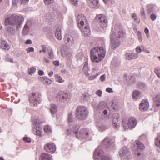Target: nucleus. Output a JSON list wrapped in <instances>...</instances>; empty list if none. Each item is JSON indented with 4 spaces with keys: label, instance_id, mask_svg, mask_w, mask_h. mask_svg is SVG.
I'll use <instances>...</instances> for the list:
<instances>
[{
    "label": "nucleus",
    "instance_id": "1",
    "mask_svg": "<svg viewBox=\"0 0 160 160\" xmlns=\"http://www.w3.org/2000/svg\"><path fill=\"white\" fill-rule=\"evenodd\" d=\"M105 53L106 51L103 47L93 48L90 51L91 60L93 62H98L102 60Z\"/></svg>",
    "mask_w": 160,
    "mask_h": 160
},
{
    "label": "nucleus",
    "instance_id": "2",
    "mask_svg": "<svg viewBox=\"0 0 160 160\" xmlns=\"http://www.w3.org/2000/svg\"><path fill=\"white\" fill-rule=\"evenodd\" d=\"M115 28H112L110 34L111 46L112 48L114 49L119 45V38L124 35V33L122 29L116 30Z\"/></svg>",
    "mask_w": 160,
    "mask_h": 160
},
{
    "label": "nucleus",
    "instance_id": "3",
    "mask_svg": "<svg viewBox=\"0 0 160 160\" xmlns=\"http://www.w3.org/2000/svg\"><path fill=\"white\" fill-rule=\"evenodd\" d=\"M24 20L21 15H12L10 17L6 18L5 21L6 25H16L17 31L19 30Z\"/></svg>",
    "mask_w": 160,
    "mask_h": 160
},
{
    "label": "nucleus",
    "instance_id": "4",
    "mask_svg": "<svg viewBox=\"0 0 160 160\" xmlns=\"http://www.w3.org/2000/svg\"><path fill=\"white\" fill-rule=\"evenodd\" d=\"M79 127L78 125H74V126L71 128L70 129H68L67 134L69 135L73 132L76 134V136L79 138L85 139L87 138L88 136V132L85 129H81L79 132V133H78L77 132Z\"/></svg>",
    "mask_w": 160,
    "mask_h": 160
},
{
    "label": "nucleus",
    "instance_id": "5",
    "mask_svg": "<svg viewBox=\"0 0 160 160\" xmlns=\"http://www.w3.org/2000/svg\"><path fill=\"white\" fill-rule=\"evenodd\" d=\"M88 111L87 108L83 106H78L76 109V118L80 120H84L88 117Z\"/></svg>",
    "mask_w": 160,
    "mask_h": 160
},
{
    "label": "nucleus",
    "instance_id": "6",
    "mask_svg": "<svg viewBox=\"0 0 160 160\" xmlns=\"http://www.w3.org/2000/svg\"><path fill=\"white\" fill-rule=\"evenodd\" d=\"M103 152L100 146L98 147L94 152V160H111L109 157L103 155Z\"/></svg>",
    "mask_w": 160,
    "mask_h": 160
},
{
    "label": "nucleus",
    "instance_id": "7",
    "mask_svg": "<svg viewBox=\"0 0 160 160\" xmlns=\"http://www.w3.org/2000/svg\"><path fill=\"white\" fill-rule=\"evenodd\" d=\"M57 99L61 102H66L71 98L69 92L68 91H60L56 96Z\"/></svg>",
    "mask_w": 160,
    "mask_h": 160
},
{
    "label": "nucleus",
    "instance_id": "8",
    "mask_svg": "<svg viewBox=\"0 0 160 160\" xmlns=\"http://www.w3.org/2000/svg\"><path fill=\"white\" fill-rule=\"evenodd\" d=\"M42 123V122L38 119H35L33 122V124L35 125L34 128L33 130L34 133L36 135L40 137L42 136L41 132L42 127L40 125Z\"/></svg>",
    "mask_w": 160,
    "mask_h": 160
},
{
    "label": "nucleus",
    "instance_id": "9",
    "mask_svg": "<svg viewBox=\"0 0 160 160\" xmlns=\"http://www.w3.org/2000/svg\"><path fill=\"white\" fill-rule=\"evenodd\" d=\"M119 153V157L123 160H129L131 157L128 150L125 147L120 148Z\"/></svg>",
    "mask_w": 160,
    "mask_h": 160
},
{
    "label": "nucleus",
    "instance_id": "10",
    "mask_svg": "<svg viewBox=\"0 0 160 160\" xmlns=\"http://www.w3.org/2000/svg\"><path fill=\"white\" fill-rule=\"evenodd\" d=\"M98 108L102 111L105 117L107 118H111L109 115H107V114H108V112L109 111L108 106L106 104H102V102H101L98 105Z\"/></svg>",
    "mask_w": 160,
    "mask_h": 160
},
{
    "label": "nucleus",
    "instance_id": "11",
    "mask_svg": "<svg viewBox=\"0 0 160 160\" xmlns=\"http://www.w3.org/2000/svg\"><path fill=\"white\" fill-rule=\"evenodd\" d=\"M95 18L102 27H105L107 25L108 20L107 17L105 15L99 14L97 15Z\"/></svg>",
    "mask_w": 160,
    "mask_h": 160
},
{
    "label": "nucleus",
    "instance_id": "12",
    "mask_svg": "<svg viewBox=\"0 0 160 160\" xmlns=\"http://www.w3.org/2000/svg\"><path fill=\"white\" fill-rule=\"evenodd\" d=\"M112 125L116 128H119L120 124L119 122L120 121V117L119 114L117 113H114L112 116Z\"/></svg>",
    "mask_w": 160,
    "mask_h": 160
},
{
    "label": "nucleus",
    "instance_id": "13",
    "mask_svg": "<svg viewBox=\"0 0 160 160\" xmlns=\"http://www.w3.org/2000/svg\"><path fill=\"white\" fill-rule=\"evenodd\" d=\"M44 148L46 151L51 153H54L56 149L55 145L53 142L47 143L44 145Z\"/></svg>",
    "mask_w": 160,
    "mask_h": 160
},
{
    "label": "nucleus",
    "instance_id": "14",
    "mask_svg": "<svg viewBox=\"0 0 160 160\" xmlns=\"http://www.w3.org/2000/svg\"><path fill=\"white\" fill-rule=\"evenodd\" d=\"M149 107V103L147 99L142 100L139 104V108L141 111H145L148 110Z\"/></svg>",
    "mask_w": 160,
    "mask_h": 160
},
{
    "label": "nucleus",
    "instance_id": "15",
    "mask_svg": "<svg viewBox=\"0 0 160 160\" xmlns=\"http://www.w3.org/2000/svg\"><path fill=\"white\" fill-rule=\"evenodd\" d=\"M30 102L34 103L33 105H35L37 102L39 100V95L38 93H32L30 96L29 99Z\"/></svg>",
    "mask_w": 160,
    "mask_h": 160
},
{
    "label": "nucleus",
    "instance_id": "16",
    "mask_svg": "<svg viewBox=\"0 0 160 160\" xmlns=\"http://www.w3.org/2000/svg\"><path fill=\"white\" fill-rule=\"evenodd\" d=\"M86 21L85 17L82 14H79L77 19V24L78 27L80 28L84 25V22Z\"/></svg>",
    "mask_w": 160,
    "mask_h": 160
},
{
    "label": "nucleus",
    "instance_id": "17",
    "mask_svg": "<svg viewBox=\"0 0 160 160\" xmlns=\"http://www.w3.org/2000/svg\"><path fill=\"white\" fill-rule=\"evenodd\" d=\"M82 32V34L86 37H87L90 33L89 27L88 25L86 24L83 28L81 27L80 28Z\"/></svg>",
    "mask_w": 160,
    "mask_h": 160
},
{
    "label": "nucleus",
    "instance_id": "18",
    "mask_svg": "<svg viewBox=\"0 0 160 160\" xmlns=\"http://www.w3.org/2000/svg\"><path fill=\"white\" fill-rule=\"evenodd\" d=\"M61 53L62 56V57L65 58L67 60L69 61V62H71V58L72 54L67 50L65 51L62 49L61 51Z\"/></svg>",
    "mask_w": 160,
    "mask_h": 160
},
{
    "label": "nucleus",
    "instance_id": "19",
    "mask_svg": "<svg viewBox=\"0 0 160 160\" xmlns=\"http://www.w3.org/2000/svg\"><path fill=\"white\" fill-rule=\"evenodd\" d=\"M31 26V22H27L24 25L22 31V34L25 35L28 34L30 31V28Z\"/></svg>",
    "mask_w": 160,
    "mask_h": 160
},
{
    "label": "nucleus",
    "instance_id": "20",
    "mask_svg": "<svg viewBox=\"0 0 160 160\" xmlns=\"http://www.w3.org/2000/svg\"><path fill=\"white\" fill-rule=\"evenodd\" d=\"M38 79L46 85H49L53 82V81L46 77H40Z\"/></svg>",
    "mask_w": 160,
    "mask_h": 160
},
{
    "label": "nucleus",
    "instance_id": "21",
    "mask_svg": "<svg viewBox=\"0 0 160 160\" xmlns=\"http://www.w3.org/2000/svg\"><path fill=\"white\" fill-rule=\"evenodd\" d=\"M89 6L91 8H98L99 6L98 0H87Z\"/></svg>",
    "mask_w": 160,
    "mask_h": 160
},
{
    "label": "nucleus",
    "instance_id": "22",
    "mask_svg": "<svg viewBox=\"0 0 160 160\" xmlns=\"http://www.w3.org/2000/svg\"><path fill=\"white\" fill-rule=\"evenodd\" d=\"M138 57V55L137 53H127L125 55V58L126 60H131L136 59Z\"/></svg>",
    "mask_w": 160,
    "mask_h": 160
},
{
    "label": "nucleus",
    "instance_id": "23",
    "mask_svg": "<svg viewBox=\"0 0 160 160\" xmlns=\"http://www.w3.org/2000/svg\"><path fill=\"white\" fill-rule=\"evenodd\" d=\"M137 124V121L136 118L134 117H131L128 120V125L129 128H132L135 127Z\"/></svg>",
    "mask_w": 160,
    "mask_h": 160
},
{
    "label": "nucleus",
    "instance_id": "24",
    "mask_svg": "<svg viewBox=\"0 0 160 160\" xmlns=\"http://www.w3.org/2000/svg\"><path fill=\"white\" fill-rule=\"evenodd\" d=\"M41 160H52V156L48 153H43L41 155Z\"/></svg>",
    "mask_w": 160,
    "mask_h": 160
},
{
    "label": "nucleus",
    "instance_id": "25",
    "mask_svg": "<svg viewBox=\"0 0 160 160\" xmlns=\"http://www.w3.org/2000/svg\"><path fill=\"white\" fill-rule=\"evenodd\" d=\"M157 7L154 5H148L147 6V12L148 14H150L152 12H155Z\"/></svg>",
    "mask_w": 160,
    "mask_h": 160
},
{
    "label": "nucleus",
    "instance_id": "26",
    "mask_svg": "<svg viewBox=\"0 0 160 160\" xmlns=\"http://www.w3.org/2000/svg\"><path fill=\"white\" fill-rule=\"evenodd\" d=\"M65 38L66 39L65 41L66 42V44L69 45H71L74 43L73 38L71 36L66 35Z\"/></svg>",
    "mask_w": 160,
    "mask_h": 160
},
{
    "label": "nucleus",
    "instance_id": "27",
    "mask_svg": "<svg viewBox=\"0 0 160 160\" xmlns=\"http://www.w3.org/2000/svg\"><path fill=\"white\" fill-rule=\"evenodd\" d=\"M88 63L87 62H86L84 65L83 68V70L85 76L87 77H89L90 75L89 73L88 72Z\"/></svg>",
    "mask_w": 160,
    "mask_h": 160
},
{
    "label": "nucleus",
    "instance_id": "28",
    "mask_svg": "<svg viewBox=\"0 0 160 160\" xmlns=\"http://www.w3.org/2000/svg\"><path fill=\"white\" fill-rule=\"evenodd\" d=\"M55 36L56 38L59 40H61L62 39L61 27H58L57 28L55 32Z\"/></svg>",
    "mask_w": 160,
    "mask_h": 160
},
{
    "label": "nucleus",
    "instance_id": "29",
    "mask_svg": "<svg viewBox=\"0 0 160 160\" xmlns=\"http://www.w3.org/2000/svg\"><path fill=\"white\" fill-rule=\"evenodd\" d=\"M102 144H104L106 148H109L111 145L110 140L109 138H105L102 141Z\"/></svg>",
    "mask_w": 160,
    "mask_h": 160
},
{
    "label": "nucleus",
    "instance_id": "30",
    "mask_svg": "<svg viewBox=\"0 0 160 160\" xmlns=\"http://www.w3.org/2000/svg\"><path fill=\"white\" fill-rule=\"evenodd\" d=\"M0 47L6 50H8L10 48V47L7 43L4 41H2L1 42Z\"/></svg>",
    "mask_w": 160,
    "mask_h": 160
},
{
    "label": "nucleus",
    "instance_id": "31",
    "mask_svg": "<svg viewBox=\"0 0 160 160\" xmlns=\"http://www.w3.org/2000/svg\"><path fill=\"white\" fill-rule=\"evenodd\" d=\"M154 105L155 107L160 106V95H157L154 99Z\"/></svg>",
    "mask_w": 160,
    "mask_h": 160
},
{
    "label": "nucleus",
    "instance_id": "32",
    "mask_svg": "<svg viewBox=\"0 0 160 160\" xmlns=\"http://www.w3.org/2000/svg\"><path fill=\"white\" fill-rule=\"evenodd\" d=\"M111 64L113 67H117L120 65V62L116 57H115L112 61Z\"/></svg>",
    "mask_w": 160,
    "mask_h": 160
},
{
    "label": "nucleus",
    "instance_id": "33",
    "mask_svg": "<svg viewBox=\"0 0 160 160\" xmlns=\"http://www.w3.org/2000/svg\"><path fill=\"white\" fill-rule=\"evenodd\" d=\"M57 110V107L56 105L51 104L50 105V111L52 115L54 114Z\"/></svg>",
    "mask_w": 160,
    "mask_h": 160
},
{
    "label": "nucleus",
    "instance_id": "34",
    "mask_svg": "<svg viewBox=\"0 0 160 160\" xmlns=\"http://www.w3.org/2000/svg\"><path fill=\"white\" fill-rule=\"evenodd\" d=\"M135 147H137V149H143L145 147L144 145L141 143L139 141H135Z\"/></svg>",
    "mask_w": 160,
    "mask_h": 160
},
{
    "label": "nucleus",
    "instance_id": "35",
    "mask_svg": "<svg viewBox=\"0 0 160 160\" xmlns=\"http://www.w3.org/2000/svg\"><path fill=\"white\" fill-rule=\"evenodd\" d=\"M55 79L56 81L59 83H63L64 82V80L58 74L55 75Z\"/></svg>",
    "mask_w": 160,
    "mask_h": 160
},
{
    "label": "nucleus",
    "instance_id": "36",
    "mask_svg": "<svg viewBox=\"0 0 160 160\" xmlns=\"http://www.w3.org/2000/svg\"><path fill=\"white\" fill-rule=\"evenodd\" d=\"M141 95V93L140 91L138 90H136L134 91L133 93L132 97L134 99H137Z\"/></svg>",
    "mask_w": 160,
    "mask_h": 160
},
{
    "label": "nucleus",
    "instance_id": "37",
    "mask_svg": "<svg viewBox=\"0 0 160 160\" xmlns=\"http://www.w3.org/2000/svg\"><path fill=\"white\" fill-rule=\"evenodd\" d=\"M48 52L49 58L51 59H53L54 58L53 52L51 47L48 49Z\"/></svg>",
    "mask_w": 160,
    "mask_h": 160
},
{
    "label": "nucleus",
    "instance_id": "38",
    "mask_svg": "<svg viewBox=\"0 0 160 160\" xmlns=\"http://www.w3.org/2000/svg\"><path fill=\"white\" fill-rule=\"evenodd\" d=\"M138 87L140 89L144 90L146 87V84L142 82H140L138 84Z\"/></svg>",
    "mask_w": 160,
    "mask_h": 160
},
{
    "label": "nucleus",
    "instance_id": "39",
    "mask_svg": "<svg viewBox=\"0 0 160 160\" xmlns=\"http://www.w3.org/2000/svg\"><path fill=\"white\" fill-rule=\"evenodd\" d=\"M132 17L134 19L135 22L139 23L140 22V20L138 18L137 16L135 13H133L131 15Z\"/></svg>",
    "mask_w": 160,
    "mask_h": 160
},
{
    "label": "nucleus",
    "instance_id": "40",
    "mask_svg": "<svg viewBox=\"0 0 160 160\" xmlns=\"http://www.w3.org/2000/svg\"><path fill=\"white\" fill-rule=\"evenodd\" d=\"M36 70V68L34 67H31L28 69V74L30 75H32L35 72Z\"/></svg>",
    "mask_w": 160,
    "mask_h": 160
},
{
    "label": "nucleus",
    "instance_id": "41",
    "mask_svg": "<svg viewBox=\"0 0 160 160\" xmlns=\"http://www.w3.org/2000/svg\"><path fill=\"white\" fill-rule=\"evenodd\" d=\"M73 120L71 113H69L68 115V122L69 125L73 123Z\"/></svg>",
    "mask_w": 160,
    "mask_h": 160
},
{
    "label": "nucleus",
    "instance_id": "42",
    "mask_svg": "<svg viewBox=\"0 0 160 160\" xmlns=\"http://www.w3.org/2000/svg\"><path fill=\"white\" fill-rule=\"evenodd\" d=\"M154 72L157 76L160 78V68L158 67L155 68L154 69Z\"/></svg>",
    "mask_w": 160,
    "mask_h": 160
},
{
    "label": "nucleus",
    "instance_id": "43",
    "mask_svg": "<svg viewBox=\"0 0 160 160\" xmlns=\"http://www.w3.org/2000/svg\"><path fill=\"white\" fill-rule=\"evenodd\" d=\"M8 31L11 34L13 35L15 33V30L13 28L8 27L7 28Z\"/></svg>",
    "mask_w": 160,
    "mask_h": 160
},
{
    "label": "nucleus",
    "instance_id": "44",
    "mask_svg": "<svg viewBox=\"0 0 160 160\" xmlns=\"http://www.w3.org/2000/svg\"><path fill=\"white\" fill-rule=\"evenodd\" d=\"M155 144L157 147H160V134L158 138L155 139Z\"/></svg>",
    "mask_w": 160,
    "mask_h": 160
},
{
    "label": "nucleus",
    "instance_id": "45",
    "mask_svg": "<svg viewBox=\"0 0 160 160\" xmlns=\"http://www.w3.org/2000/svg\"><path fill=\"white\" fill-rule=\"evenodd\" d=\"M44 131L47 133L50 132L51 131V130L50 126L48 125L45 126H44Z\"/></svg>",
    "mask_w": 160,
    "mask_h": 160
},
{
    "label": "nucleus",
    "instance_id": "46",
    "mask_svg": "<svg viewBox=\"0 0 160 160\" xmlns=\"http://www.w3.org/2000/svg\"><path fill=\"white\" fill-rule=\"evenodd\" d=\"M107 128V127L105 125H100L98 127L99 130L101 131L105 130Z\"/></svg>",
    "mask_w": 160,
    "mask_h": 160
},
{
    "label": "nucleus",
    "instance_id": "47",
    "mask_svg": "<svg viewBox=\"0 0 160 160\" xmlns=\"http://www.w3.org/2000/svg\"><path fill=\"white\" fill-rule=\"evenodd\" d=\"M88 97V94L84 93L81 96V100L82 101L84 100L87 99Z\"/></svg>",
    "mask_w": 160,
    "mask_h": 160
},
{
    "label": "nucleus",
    "instance_id": "48",
    "mask_svg": "<svg viewBox=\"0 0 160 160\" xmlns=\"http://www.w3.org/2000/svg\"><path fill=\"white\" fill-rule=\"evenodd\" d=\"M54 0H43V2L46 5H50L53 3Z\"/></svg>",
    "mask_w": 160,
    "mask_h": 160
},
{
    "label": "nucleus",
    "instance_id": "49",
    "mask_svg": "<svg viewBox=\"0 0 160 160\" xmlns=\"http://www.w3.org/2000/svg\"><path fill=\"white\" fill-rule=\"evenodd\" d=\"M106 78V75L105 74H103L100 76L99 79L101 82H103L105 80Z\"/></svg>",
    "mask_w": 160,
    "mask_h": 160
},
{
    "label": "nucleus",
    "instance_id": "50",
    "mask_svg": "<svg viewBox=\"0 0 160 160\" xmlns=\"http://www.w3.org/2000/svg\"><path fill=\"white\" fill-rule=\"evenodd\" d=\"M151 19L152 21H154L157 18V16L154 14H152L150 16Z\"/></svg>",
    "mask_w": 160,
    "mask_h": 160
},
{
    "label": "nucleus",
    "instance_id": "51",
    "mask_svg": "<svg viewBox=\"0 0 160 160\" xmlns=\"http://www.w3.org/2000/svg\"><path fill=\"white\" fill-rule=\"evenodd\" d=\"M23 140L25 142L28 143L31 142V141L30 138L27 137H24Z\"/></svg>",
    "mask_w": 160,
    "mask_h": 160
},
{
    "label": "nucleus",
    "instance_id": "52",
    "mask_svg": "<svg viewBox=\"0 0 160 160\" xmlns=\"http://www.w3.org/2000/svg\"><path fill=\"white\" fill-rule=\"evenodd\" d=\"M26 51L28 53H30L31 52H33L34 51V49L32 47L28 48L26 49Z\"/></svg>",
    "mask_w": 160,
    "mask_h": 160
},
{
    "label": "nucleus",
    "instance_id": "53",
    "mask_svg": "<svg viewBox=\"0 0 160 160\" xmlns=\"http://www.w3.org/2000/svg\"><path fill=\"white\" fill-rule=\"evenodd\" d=\"M102 92L100 90H97L96 92V94L98 95L99 97H101L102 96Z\"/></svg>",
    "mask_w": 160,
    "mask_h": 160
},
{
    "label": "nucleus",
    "instance_id": "54",
    "mask_svg": "<svg viewBox=\"0 0 160 160\" xmlns=\"http://www.w3.org/2000/svg\"><path fill=\"white\" fill-rule=\"evenodd\" d=\"M42 52L46 53V52L47 47L46 45H42L41 46Z\"/></svg>",
    "mask_w": 160,
    "mask_h": 160
},
{
    "label": "nucleus",
    "instance_id": "55",
    "mask_svg": "<svg viewBox=\"0 0 160 160\" xmlns=\"http://www.w3.org/2000/svg\"><path fill=\"white\" fill-rule=\"evenodd\" d=\"M142 51V49L140 46H138L136 49V51L137 52L138 54L139 53Z\"/></svg>",
    "mask_w": 160,
    "mask_h": 160
},
{
    "label": "nucleus",
    "instance_id": "56",
    "mask_svg": "<svg viewBox=\"0 0 160 160\" xmlns=\"http://www.w3.org/2000/svg\"><path fill=\"white\" fill-rule=\"evenodd\" d=\"M148 38L149 36V30L147 28H146L144 30Z\"/></svg>",
    "mask_w": 160,
    "mask_h": 160
},
{
    "label": "nucleus",
    "instance_id": "57",
    "mask_svg": "<svg viewBox=\"0 0 160 160\" xmlns=\"http://www.w3.org/2000/svg\"><path fill=\"white\" fill-rule=\"evenodd\" d=\"M99 67H93L92 68V72L94 73L95 72H97L98 71Z\"/></svg>",
    "mask_w": 160,
    "mask_h": 160
},
{
    "label": "nucleus",
    "instance_id": "58",
    "mask_svg": "<svg viewBox=\"0 0 160 160\" xmlns=\"http://www.w3.org/2000/svg\"><path fill=\"white\" fill-rule=\"evenodd\" d=\"M72 4L73 5H76L78 4V1L77 0H70Z\"/></svg>",
    "mask_w": 160,
    "mask_h": 160
},
{
    "label": "nucleus",
    "instance_id": "59",
    "mask_svg": "<svg viewBox=\"0 0 160 160\" xmlns=\"http://www.w3.org/2000/svg\"><path fill=\"white\" fill-rule=\"evenodd\" d=\"M140 13L142 16H145V13L144 9L143 8H142L140 10Z\"/></svg>",
    "mask_w": 160,
    "mask_h": 160
},
{
    "label": "nucleus",
    "instance_id": "60",
    "mask_svg": "<svg viewBox=\"0 0 160 160\" xmlns=\"http://www.w3.org/2000/svg\"><path fill=\"white\" fill-rule=\"evenodd\" d=\"M53 64L56 67L58 66L59 65V63L58 61L56 60L53 62Z\"/></svg>",
    "mask_w": 160,
    "mask_h": 160
},
{
    "label": "nucleus",
    "instance_id": "61",
    "mask_svg": "<svg viewBox=\"0 0 160 160\" xmlns=\"http://www.w3.org/2000/svg\"><path fill=\"white\" fill-rule=\"evenodd\" d=\"M25 43L26 44H31L32 43V42L31 40L28 39L25 41Z\"/></svg>",
    "mask_w": 160,
    "mask_h": 160
},
{
    "label": "nucleus",
    "instance_id": "62",
    "mask_svg": "<svg viewBox=\"0 0 160 160\" xmlns=\"http://www.w3.org/2000/svg\"><path fill=\"white\" fill-rule=\"evenodd\" d=\"M53 96L52 94H48V99L49 101H51L53 99Z\"/></svg>",
    "mask_w": 160,
    "mask_h": 160
},
{
    "label": "nucleus",
    "instance_id": "63",
    "mask_svg": "<svg viewBox=\"0 0 160 160\" xmlns=\"http://www.w3.org/2000/svg\"><path fill=\"white\" fill-rule=\"evenodd\" d=\"M106 91L109 93L113 92L112 89L110 88H108L106 89Z\"/></svg>",
    "mask_w": 160,
    "mask_h": 160
},
{
    "label": "nucleus",
    "instance_id": "64",
    "mask_svg": "<svg viewBox=\"0 0 160 160\" xmlns=\"http://www.w3.org/2000/svg\"><path fill=\"white\" fill-rule=\"evenodd\" d=\"M96 78L94 75H92L88 77V79L89 80H92L95 79Z\"/></svg>",
    "mask_w": 160,
    "mask_h": 160
}]
</instances>
